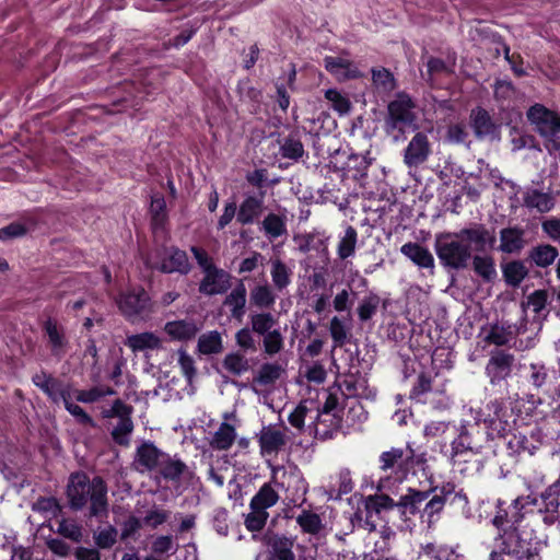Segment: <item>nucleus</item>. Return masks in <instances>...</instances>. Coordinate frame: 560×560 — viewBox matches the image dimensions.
<instances>
[{"mask_svg":"<svg viewBox=\"0 0 560 560\" xmlns=\"http://www.w3.org/2000/svg\"><path fill=\"white\" fill-rule=\"evenodd\" d=\"M131 466L137 472H154L156 477L172 482L179 481L188 472L187 465L179 457L171 456L151 441L137 446Z\"/></svg>","mask_w":560,"mask_h":560,"instance_id":"1","label":"nucleus"},{"mask_svg":"<svg viewBox=\"0 0 560 560\" xmlns=\"http://www.w3.org/2000/svg\"><path fill=\"white\" fill-rule=\"evenodd\" d=\"M67 495L72 510L80 511L90 501V516H107V488L102 478L90 480L84 474H74L70 477Z\"/></svg>","mask_w":560,"mask_h":560,"instance_id":"2","label":"nucleus"},{"mask_svg":"<svg viewBox=\"0 0 560 560\" xmlns=\"http://www.w3.org/2000/svg\"><path fill=\"white\" fill-rule=\"evenodd\" d=\"M425 462L424 454L416 455L415 450L407 444L405 448L392 447L388 451L381 453L378 463L380 470L385 474L377 482L378 491L390 490V478L393 477L396 481H404L410 468L415 464H422Z\"/></svg>","mask_w":560,"mask_h":560,"instance_id":"3","label":"nucleus"},{"mask_svg":"<svg viewBox=\"0 0 560 560\" xmlns=\"http://www.w3.org/2000/svg\"><path fill=\"white\" fill-rule=\"evenodd\" d=\"M434 249L440 262L454 270L465 269L471 259L469 248L459 232H444L435 236Z\"/></svg>","mask_w":560,"mask_h":560,"instance_id":"4","label":"nucleus"},{"mask_svg":"<svg viewBox=\"0 0 560 560\" xmlns=\"http://www.w3.org/2000/svg\"><path fill=\"white\" fill-rule=\"evenodd\" d=\"M413 108L415 103L411 97L405 92H399L395 100L387 105V117L385 119L387 131L396 129L404 131L406 127L415 126L417 117Z\"/></svg>","mask_w":560,"mask_h":560,"instance_id":"5","label":"nucleus"},{"mask_svg":"<svg viewBox=\"0 0 560 560\" xmlns=\"http://www.w3.org/2000/svg\"><path fill=\"white\" fill-rule=\"evenodd\" d=\"M525 504L522 497H517L513 500L512 504L508 509L502 508V502L498 504V512L492 520V524L500 530H503L501 538L502 545L505 546V536L508 532H515L520 535V539L523 540V518Z\"/></svg>","mask_w":560,"mask_h":560,"instance_id":"6","label":"nucleus"},{"mask_svg":"<svg viewBox=\"0 0 560 560\" xmlns=\"http://www.w3.org/2000/svg\"><path fill=\"white\" fill-rule=\"evenodd\" d=\"M527 495V505L532 504L537 506V510L530 509L527 514L532 517L538 518L544 512V521L546 523L560 522V482L557 481L548 487V489L540 494V499L530 498Z\"/></svg>","mask_w":560,"mask_h":560,"instance_id":"7","label":"nucleus"},{"mask_svg":"<svg viewBox=\"0 0 560 560\" xmlns=\"http://www.w3.org/2000/svg\"><path fill=\"white\" fill-rule=\"evenodd\" d=\"M133 408L125 404L120 399H116L109 410L103 412L104 418L117 417L118 422L112 430V438L115 443L121 446H128L130 435L133 431V422L131 419Z\"/></svg>","mask_w":560,"mask_h":560,"instance_id":"8","label":"nucleus"},{"mask_svg":"<svg viewBox=\"0 0 560 560\" xmlns=\"http://www.w3.org/2000/svg\"><path fill=\"white\" fill-rule=\"evenodd\" d=\"M462 238L469 248V254H486L494 248L497 236L493 230L485 224L471 223L458 231Z\"/></svg>","mask_w":560,"mask_h":560,"instance_id":"9","label":"nucleus"},{"mask_svg":"<svg viewBox=\"0 0 560 560\" xmlns=\"http://www.w3.org/2000/svg\"><path fill=\"white\" fill-rule=\"evenodd\" d=\"M116 302L124 316L131 322L142 318L151 312L150 298L141 288L121 293Z\"/></svg>","mask_w":560,"mask_h":560,"instance_id":"10","label":"nucleus"},{"mask_svg":"<svg viewBox=\"0 0 560 560\" xmlns=\"http://www.w3.org/2000/svg\"><path fill=\"white\" fill-rule=\"evenodd\" d=\"M527 120L542 137L552 138L560 132V114L535 104L527 110Z\"/></svg>","mask_w":560,"mask_h":560,"instance_id":"11","label":"nucleus"},{"mask_svg":"<svg viewBox=\"0 0 560 560\" xmlns=\"http://www.w3.org/2000/svg\"><path fill=\"white\" fill-rule=\"evenodd\" d=\"M287 432V428H279L271 424L262 427L258 434L260 454L262 456L278 455L289 442Z\"/></svg>","mask_w":560,"mask_h":560,"instance_id":"12","label":"nucleus"},{"mask_svg":"<svg viewBox=\"0 0 560 560\" xmlns=\"http://www.w3.org/2000/svg\"><path fill=\"white\" fill-rule=\"evenodd\" d=\"M460 497L459 493L455 492L453 485H446L439 489L425 503L421 511L420 517L427 522L428 527H432L439 520L441 512L443 511L446 502Z\"/></svg>","mask_w":560,"mask_h":560,"instance_id":"13","label":"nucleus"},{"mask_svg":"<svg viewBox=\"0 0 560 560\" xmlns=\"http://www.w3.org/2000/svg\"><path fill=\"white\" fill-rule=\"evenodd\" d=\"M431 154V143L424 132H417L404 150V163L408 168H417L425 163Z\"/></svg>","mask_w":560,"mask_h":560,"instance_id":"14","label":"nucleus"},{"mask_svg":"<svg viewBox=\"0 0 560 560\" xmlns=\"http://www.w3.org/2000/svg\"><path fill=\"white\" fill-rule=\"evenodd\" d=\"M469 124L478 140L495 139L499 136L500 126L493 121L489 112L482 107L470 110Z\"/></svg>","mask_w":560,"mask_h":560,"instance_id":"15","label":"nucleus"},{"mask_svg":"<svg viewBox=\"0 0 560 560\" xmlns=\"http://www.w3.org/2000/svg\"><path fill=\"white\" fill-rule=\"evenodd\" d=\"M32 381L55 404L70 397V387L45 371L34 374Z\"/></svg>","mask_w":560,"mask_h":560,"instance_id":"16","label":"nucleus"},{"mask_svg":"<svg viewBox=\"0 0 560 560\" xmlns=\"http://www.w3.org/2000/svg\"><path fill=\"white\" fill-rule=\"evenodd\" d=\"M231 288V275L223 269L214 268L205 272L199 284V292L205 295L223 294Z\"/></svg>","mask_w":560,"mask_h":560,"instance_id":"17","label":"nucleus"},{"mask_svg":"<svg viewBox=\"0 0 560 560\" xmlns=\"http://www.w3.org/2000/svg\"><path fill=\"white\" fill-rule=\"evenodd\" d=\"M265 192L258 195H245L237 208V222L242 225H249L256 222L264 212Z\"/></svg>","mask_w":560,"mask_h":560,"instance_id":"18","label":"nucleus"},{"mask_svg":"<svg viewBox=\"0 0 560 560\" xmlns=\"http://www.w3.org/2000/svg\"><path fill=\"white\" fill-rule=\"evenodd\" d=\"M513 362V355L502 350L492 351L486 366V374L490 377V382L494 384L504 380L511 373Z\"/></svg>","mask_w":560,"mask_h":560,"instance_id":"19","label":"nucleus"},{"mask_svg":"<svg viewBox=\"0 0 560 560\" xmlns=\"http://www.w3.org/2000/svg\"><path fill=\"white\" fill-rule=\"evenodd\" d=\"M525 549L524 540L515 532H508L505 536V546L501 552L492 551L490 560H524Z\"/></svg>","mask_w":560,"mask_h":560,"instance_id":"20","label":"nucleus"},{"mask_svg":"<svg viewBox=\"0 0 560 560\" xmlns=\"http://www.w3.org/2000/svg\"><path fill=\"white\" fill-rule=\"evenodd\" d=\"M159 269L165 273H187L190 269L187 254L184 250L174 247L165 250Z\"/></svg>","mask_w":560,"mask_h":560,"instance_id":"21","label":"nucleus"},{"mask_svg":"<svg viewBox=\"0 0 560 560\" xmlns=\"http://www.w3.org/2000/svg\"><path fill=\"white\" fill-rule=\"evenodd\" d=\"M431 492L409 488L407 493L401 495L397 502L398 511L402 516L421 514L420 505L429 499Z\"/></svg>","mask_w":560,"mask_h":560,"instance_id":"22","label":"nucleus"},{"mask_svg":"<svg viewBox=\"0 0 560 560\" xmlns=\"http://www.w3.org/2000/svg\"><path fill=\"white\" fill-rule=\"evenodd\" d=\"M125 345L135 353L153 351L162 348V339L155 332L144 331L127 336Z\"/></svg>","mask_w":560,"mask_h":560,"instance_id":"23","label":"nucleus"},{"mask_svg":"<svg viewBox=\"0 0 560 560\" xmlns=\"http://www.w3.org/2000/svg\"><path fill=\"white\" fill-rule=\"evenodd\" d=\"M325 68L331 74L342 80L361 78L362 73L353 63L340 57L327 56L324 59Z\"/></svg>","mask_w":560,"mask_h":560,"instance_id":"24","label":"nucleus"},{"mask_svg":"<svg viewBox=\"0 0 560 560\" xmlns=\"http://www.w3.org/2000/svg\"><path fill=\"white\" fill-rule=\"evenodd\" d=\"M247 291L245 284H238L225 296L223 304L230 308L232 318L242 322L245 315Z\"/></svg>","mask_w":560,"mask_h":560,"instance_id":"25","label":"nucleus"},{"mask_svg":"<svg viewBox=\"0 0 560 560\" xmlns=\"http://www.w3.org/2000/svg\"><path fill=\"white\" fill-rule=\"evenodd\" d=\"M44 330L48 336L51 353L56 357L63 355L68 345L63 327L55 319L48 318L44 324Z\"/></svg>","mask_w":560,"mask_h":560,"instance_id":"26","label":"nucleus"},{"mask_svg":"<svg viewBox=\"0 0 560 560\" xmlns=\"http://www.w3.org/2000/svg\"><path fill=\"white\" fill-rule=\"evenodd\" d=\"M400 253L420 268H434V257L418 243L409 242L400 247Z\"/></svg>","mask_w":560,"mask_h":560,"instance_id":"27","label":"nucleus"},{"mask_svg":"<svg viewBox=\"0 0 560 560\" xmlns=\"http://www.w3.org/2000/svg\"><path fill=\"white\" fill-rule=\"evenodd\" d=\"M165 332L175 340H190L200 330L194 320H174L165 324Z\"/></svg>","mask_w":560,"mask_h":560,"instance_id":"28","label":"nucleus"},{"mask_svg":"<svg viewBox=\"0 0 560 560\" xmlns=\"http://www.w3.org/2000/svg\"><path fill=\"white\" fill-rule=\"evenodd\" d=\"M351 318L334 316L329 322V334L334 341V348L343 347L351 336Z\"/></svg>","mask_w":560,"mask_h":560,"instance_id":"29","label":"nucleus"},{"mask_svg":"<svg viewBox=\"0 0 560 560\" xmlns=\"http://www.w3.org/2000/svg\"><path fill=\"white\" fill-rule=\"evenodd\" d=\"M293 540L284 536H273L269 539L270 560H295Z\"/></svg>","mask_w":560,"mask_h":560,"instance_id":"30","label":"nucleus"},{"mask_svg":"<svg viewBox=\"0 0 560 560\" xmlns=\"http://www.w3.org/2000/svg\"><path fill=\"white\" fill-rule=\"evenodd\" d=\"M452 452L450 459L452 463H456L464 457V455H478L480 454V446H474L470 441L469 433L462 431L458 438L452 442Z\"/></svg>","mask_w":560,"mask_h":560,"instance_id":"31","label":"nucleus"},{"mask_svg":"<svg viewBox=\"0 0 560 560\" xmlns=\"http://www.w3.org/2000/svg\"><path fill=\"white\" fill-rule=\"evenodd\" d=\"M235 439L236 431L234 425L228 422H222L213 433L210 446L218 451H226L234 444Z\"/></svg>","mask_w":560,"mask_h":560,"instance_id":"32","label":"nucleus"},{"mask_svg":"<svg viewBox=\"0 0 560 560\" xmlns=\"http://www.w3.org/2000/svg\"><path fill=\"white\" fill-rule=\"evenodd\" d=\"M222 368L233 376H241L250 370L249 360L241 352L233 351L222 360Z\"/></svg>","mask_w":560,"mask_h":560,"instance_id":"33","label":"nucleus"},{"mask_svg":"<svg viewBox=\"0 0 560 560\" xmlns=\"http://www.w3.org/2000/svg\"><path fill=\"white\" fill-rule=\"evenodd\" d=\"M559 255L557 247L550 244H539L529 252V259L538 267L546 268L555 262Z\"/></svg>","mask_w":560,"mask_h":560,"instance_id":"34","label":"nucleus"},{"mask_svg":"<svg viewBox=\"0 0 560 560\" xmlns=\"http://www.w3.org/2000/svg\"><path fill=\"white\" fill-rule=\"evenodd\" d=\"M260 230L269 240H276L287 234L285 217L268 213L261 221Z\"/></svg>","mask_w":560,"mask_h":560,"instance_id":"35","label":"nucleus"},{"mask_svg":"<svg viewBox=\"0 0 560 560\" xmlns=\"http://www.w3.org/2000/svg\"><path fill=\"white\" fill-rule=\"evenodd\" d=\"M197 350L205 355L218 354L223 350V340L219 331L212 330L198 338Z\"/></svg>","mask_w":560,"mask_h":560,"instance_id":"36","label":"nucleus"},{"mask_svg":"<svg viewBox=\"0 0 560 560\" xmlns=\"http://www.w3.org/2000/svg\"><path fill=\"white\" fill-rule=\"evenodd\" d=\"M499 249L504 253L518 252L523 247V231L517 228H506L500 232Z\"/></svg>","mask_w":560,"mask_h":560,"instance_id":"37","label":"nucleus"},{"mask_svg":"<svg viewBox=\"0 0 560 560\" xmlns=\"http://www.w3.org/2000/svg\"><path fill=\"white\" fill-rule=\"evenodd\" d=\"M278 500L279 495L271 485L264 483L258 492L252 498L249 506L250 509L267 511V509L273 506Z\"/></svg>","mask_w":560,"mask_h":560,"instance_id":"38","label":"nucleus"},{"mask_svg":"<svg viewBox=\"0 0 560 560\" xmlns=\"http://www.w3.org/2000/svg\"><path fill=\"white\" fill-rule=\"evenodd\" d=\"M249 299L258 308H270L276 302V294L268 283H262L250 290Z\"/></svg>","mask_w":560,"mask_h":560,"instance_id":"39","label":"nucleus"},{"mask_svg":"<svg viewBox=\"0 0 560 560\" xmlns=\"http://www.w3.org/2000/svg\"><path fill=\"white\" fill-rule=\"evenodd\" d=\"M357 243L358 232L353 226L348 225L337 245L338 257L342 260L352 257L355 254Z\"/></svg>","mask_w":560,"mask_h":560,"instance_id":"40","label":"nucleus"},{"mask_svg":"<svg viewBox=\"0 0 560 560\" xmlns=\"http://www.w3.org/2000/svg\"><path fill=\"white\" fill-rule=\"evenodd\" d=\"M372 84L378 91L383 93H390L396 89V79L394 74L384 67L372 68Z\"/></svg>","mask_w":560,"mask_h":560,"instance_id":"41","label":"nucleus"},{"mask_svg":"<svg viewBox=\"0 0 560 560\" xmlns=\"http://www.w3.org/2000/svg\"><path fill=\"white\" fill-rule=\"evenodd\" d=\"M472 258L474 271L485 281H492L497 277L494 260L486 254H476Z\"/></svg>","mask_w":560,"mask_h":560,"instance_id":"42","label":"nucleus"},{"mask_svg":"<svg viewBox=\"0 0 560 560\" xmlns=\"http://www.w3.org/2000/svg\"><path fill=\"white\" fill-rule=\"evenodd\" d=\"M394 508H397V502L386 493H375L365 498V510L370 514L380 515L382 512L390 511Z\"/></svg>","mask_w":560,"mask_h":560,"instance_id":"43","label":"nucleus"},{"mask_svg":"<svg viewBox=\"0 0 560 560\" xmlns=\"http://www.w3.org/2000/svg\"><path fill=\"white\" fill-rule=\"evenodd\" d=\"M250 327L259 336L273 330L278 323L277 318L269 312L254 313L249 316Z\"/></svg>","mask_w":560,"mask_h":560,"instance_id":"44","label":"nucleus"},{"mask_svg":"<svg viewBox=\"0 0 560 560\" xmlns=\"http://www.w3.org/2000/svg\"><path fill=\"white\" fill-rule=\"evenodd\" d=\"M284 372V369L278 363H264L257 375L254 377V383L268 386L276 383Z\"/></svg>","mask_w":560,"mask_h":560,"instance_id":"45","label":"nucleus"},{"mask_svg":"<svg viewBox=\"0 0 560 560\" xmlns=\"http://www.w3.org/2000/svg\"><path fill=\"white\" fill-rule=\"evenodd\" d=\"M271 279L275 288L279 291L284 290L291 283V270L280 259L271 261Z\"/></svg>","mask_w":560,"mask_h":560,"instance_id":"46","label":"nucleus"},{"mask_svg":"<svg viewBox=\"0 0 560 560\" xmlns=\"http://www.w3.org/2000/svg\"><path fill=\"white\" fill-rule=\"evenodd\" d=\"M281 156L289 160H299L304 154V145L301 140L290 135L280 144Z\"/></svg>","mask_w":560,"mask_h":560,"instance_id":"47","label":"nucleus"},{"mask_svg":"<svg viewBox=\"0 0 560 560\" xmlns=\"http://www.w3.org/2000/svg\"><path fill=\"white\" fill-rule=\"evenodd\" d=\"M493 89L494 97L502 107H509L516 97V91L510 81L497 80Z\"/></svg>","mask_w":560,"mask_h":560,"instance_id":"48","label":"nucleus"},{"mask_svg":"<svg viewBox=\"0 0 560 560\" xmlns=\"http://www.w3.org/2000/svg\"><path fill=\"white\" fill-rule=\"evenodd\" d=\"M262 347L264 352L268 355H275L279 353L284 347V337L279 328L262 335Z\"/></svg>","mask_w":560,"mask_h":560,"instance_id":"49","label":"nucleus"},{"mask_svg":"<svg viewBox=\"0 0 560 560\" xmlns=\"http://www.w3.org/2000/svg\"><path fill=\"white\" fill-rule=\"evenodd\" d=\"M33 511L44 514L46 517H57L61 512L58 500L54 497H42L32 506Z\"/></svg>","mask_w":560,"mask_h":560,"instance_id":"50","label":"nucleus"},{"mask_svg":"<svg viewBox=\"0 0 560 560\" xmlns=\"http://www.w3.org/2000/svg\"><path fill=\"white\" fill-rule=\"evenodd\" d=\"M114 394L115 390L108 386H95L90 389L78 390L75 399L80 402L91 404L100 400L105 396H110Z\"/></svg>","mask_w":560,"mask_h":560,"instance_id":"51","label":"nucleus"},{"mask_svg":"<svg viewBox=\"0 0 560 560\" xmlns=\"http://www.w3.org/2000/svg\"><path fill=\"white\" fill-rule=\"evenodd\" d=\"M296 523L304 533L312 535L318 534L323 527L320 517L316 513L305 510L296 517Z\"/></svg>","mask_w":560,"mask_h":560,"instance_id":"52","label":"nucleus"},{"mask_svg":"<svg viewBox=\"0 0 560 560\" xmlns=\"http://www.w3.org/2000/svg\"><path fill=\"white\" fill-rule=\"evenodd\" d=\"M151 220L154 228L163 226L166 221V202L163 196L155 195L150 205Z\"/></svg>","mask_w":560,"mask_h":560,"instance_id":"53","label":"nucleus"},{"mask_svg":"<svg viewBox=\"0 0 560 560\" xmlns=\"http://www.w3.org/2000/svg\"><path fill=\"white\" fill-rule=\"evenodd\" d=\"M548 293L546 290H536L529 296H527V307L532 306L533 311L536 313V317L533 320V324H536L537 328L541 327V318L539 316L540 312L545 310L547 304Z\"/></svg>","mask_w":560,"mask_h":560,"instance_id":"54","label":"nucleus"},{"mask_svg":"<svg viewBox=\"0 0 560 560\" xmlns=\"http://www.w3.org/2000/svg\"><path fill=\"white\" fill-rule=\"evenodd\" d=\"M553 206V198L549 194L537 190L527 194V207L536 208L541 213L550 211Z\"/></svg>","mask_w":560,"mask_h":560,"instance_id":"55","label":"nucleus"},{"mask_svg":"<svg viewBox=\"0 0 560 560\" xmlns=\"http://www.w3.org/2000/svg\"><path fill=\"white\" fill-rule=\"evenodd\" d=\"M57 533L74 542H80L83 536L82 527L75 521L67 518L59 522Z\"/></svg>","mask_w":560,"mask_h":560,"instance_id":"56","label":"nucleus"},{"mask_svg":"<svg viewBox=\"0 0 560 560\" xmlns=\"http://www.w3.org/2000/svg\"><path fill=\"white\" fill-rule=\"evenodd\" d=\"M177 362L184 377L187 380L188 384H192V381L197 374L194 358L184 349H179L177 351Z\"/></svg>","mask_w":560,"mask_h":560,"instance_id":"57","label":"nucleus"},{"mask_svg":"<svg viewBox=\"0 0 560 560\" xmlns=\"http://www.w3.org/2000/svg\"><path fill=\"white\" fill-rule=\"evenodd\" d=\"M325 97L331 103L332 108L343 115L350 112L351 103L339 91L329 89L325 92Z\"/></svg>","mask_w":560,"mask_h":560,"instance_id":"58","label":"nucleus"},{"mask_svg":"<svg viewBox=\"0 0 560 560\" xmlns=\"http://www.w3.org/2000/svg\"><path fill=\"white\" fill-rule=\"evenodd\" d=\"M512 338L511 331L505 328L493 325L490 327L489 331L485 336V341L487 343L495 345V346H504Z\"/></svg>","mask_w":560,"mask_h":560,"instance_id":"59","label":"nucleus"},{"mask_svg":"<svg viewBox=\"0 0 560 560\" xmlns=\"http://www.w3.org/2000/svg\"><path fill=\"white\" fill-rule=\"evenodd\" d=\"M250 510V513L245 518V526L250 532H259L266 525L269 513L258 509Z\"/></svg>","mask_w":560,"mask_h":560,"instance_id":"60","label":"nucleus"},{"mask_svg":"<svg viewBox=\"0 0 560 560\" xmlns=\"http://www.w3.org/2000/svg\"><path fill=\"white\" fill-rule=\"evenodd\" d=\"M505 281L511 285H518L525 278V267L522 262H510L503 269Z\"/></svg>","mask_w":560,"mask_h":560,"instance_id":"61","label":"nucleus"},{"mask_svg":"<svg viewBox=\"0 0 560 560\" xmlns=\"http://www.w3.org/2000/svg\"><path fill=\"white\" fill-rule=\"evenodd\" d=\"M118 532L114 526L106 528L94 534V541L98 548L108 549L117 541Z\"/></svg>","mask_w":560,"mask_h":560,"instance_id":"62","label":"nucleus"},{"mask_svg":"<svg viewBox=\"0 0 560 560\" xmlns=\"http://www.w3.org/2000/svg\"><path fill=\"white\" fill-rule=\"evenodd\" d=\"M70 397L63 399L65 408L72 415L80 424L95 427L94 420L79 405L71 402Z\"/></svg>","mask_w":560,"mask_h":560,"instance_id":"63","label":"nucleus"},{"mask_svg":"<svg viewBox=\"0 0 560 560\" xmlns=\"http://www.w3.org/2000/svg\"><path fill=\"white\" fill-rule=\"evenodd\" d=\"M432 388V378L425 373H420L417 382L410 392V398L420 401L421 396L430 392Z\"/></svg>","mask_w":560,"mask_h":560,"instance_id":"64","label":"nucleus"}]
</instances>
